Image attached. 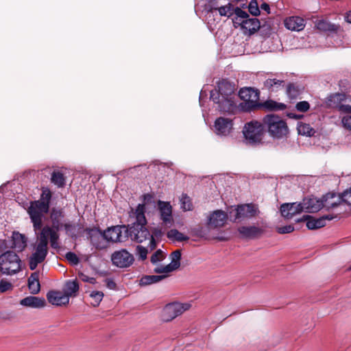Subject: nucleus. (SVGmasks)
Returning <instances> with one entry per match:
<instances>
[{
	"instance_id": "nucleus-13",
	"label": "nucleus",
	"mask_w": 351,
	"mask_h": 351,
	"mask_svg": "<svg viewBox=\"0 0 351 351\" xmlns=\"http://www.w3.org/2000/svg\"><path fill=\"white\" fill-rule=\"evenodd\" d=\"M111 261L114 265L125 268L130 267L133 263L134 258L132 254L126 250L122 249L112 253Z\"/></svg>"
},
{
	"instance_id": "nucleus-26",
	"label": "nucleus",
	"mask_w": 351,
	"mask_h": 351,
	"mask_svg": "<svg viewBox=\"0 0 351 351\" xmlns=\"http://www.w3.org/2000/svg\"><path fill=\"white\" fill-rule=\"evenodd\" d=\"M27 246L26 237L19 232H13L12 235L11 247L15 249L18 252L23 251Z\"/></svg>"
},
{
	"instance_id": "nucleus-5",
	"label": "nucleus",
	"mask_w": 351,
	"mask_h": 351,
	"mask_svg": "<svg viewBox=\"0 0 351 351\" xmlns=\"http://www.w3.org/2000/svg\"><path fill=\"white\" fill-rule=\"evenodd\" d=\"M36 234L37 241L34 245V252L29 258V267L31 270H34L38 264L42 263L48 254L49 237L40 232Z\"/></svg>"
},
{
	"instance_id": "nucleus-28",
	"label": "nucleus",
	"mask_w": 351,
	"mask_h": 351,
	"mask_svg": "<svg viewBox=\"0 0 351 351\" xmlns=\"http://www.w3.org/2000/svg\"><path fill=\"white\" fill-rule=\"evenodd\" d=\"M62 292L69 298L75 297L79 291V285L76 280H67L62 289Z\"/></svg>"
},
{
	"instance_id": "nucleus-25",
	"label": "nucleus",
	"mask_w": 351,
	"mask_h": 351,
	"mask_svg": "<svg viewBox=\"0 0 351 351\" xmlns=\"http://www.w3.org/2000/svg\"><path fill=\"white\" fill-rule=\"evenodd\" d=\"M285 27L291 31H301L305 27L304 20L299 16H291L285 19Z\"/></svg>"
},
{
	"instance_id": "nucleus-18",
	"label": "nucleus",
	"mask_w": 351,
	"mask_h": 351,
	"mask_svg": "<svg viewBox=\"0 0 351 351\" xmlns=\"http://www.w3.org/2000/svg\"><path fill=\"white\" fill-rule=\"evenodd\" d=\"M300 203L302 212L305 213H316L323 208L321 198L313 196L304 198Z\"/></svg>"
},
{
	"instance_id": "nucleus-37",
	"label": "nucleus",
	"mask_w": 351,
	"mask_h": 351,
	"mask_svg": "<svg viewBox=\"0 0 351 351\" xmlns=\"http://www.w3.org/2000/svg\"><path fill=\"white\" fill-rule=\"evenodd\" d=\"M298 133L301 135H305L308 136H313L315 134L314 129L311 127L309 124L299 123L297 127Z\"/></svg>"
},
{
	"instance_id": "nucleus-38",
	"label": "nucleus",
	"mask_w": 351,
	"mask_h": 351,
	"mask_svg": "<svg viewBox=\"0 0 351 351\" xmlns=\"http://www.w3.org/2000/svg\"><path fill=\"white\" fill-rule=\"evenodd\" d=\"M51 182L58 187H62L65 184V179L62 173L54 171L51 176Z\"/></svg>"
},
{
	"instance_id": "nucleus-62",
	"label": "nucleus",
	"mask_w": 351,
	"mask_h": 351,
	"mask_svg": "<svg viewBox=\"0 0 351 351\" xmlns=\"http://www.w3.org/2000/svg\"><path fill=\"white\" fill-rule=\"evenodd\" d=\"M290 117L295 118V119H300L302 117V115H296V114H293L291 113Z\"/></svg>"
},
{
	"instance_id": "nucleus-9",
	"label": "nucleus",
	"mask_w": 351,
	"mask_h": 351,
	"mask_svg": "<svg viewBox=\"0 0 351 351\" xmlns=\"http://www.w3.org/2000/svg\"><path fill=\"white\" fill-rule=\"evenodd\" d=\"M240 98L244 102V108L246 110H252L261 107L258 102L259 93L252 88H241L239 93Z\"/></svg>"
},
{
	"instance_id": "nucleus-43",
	"label": "nucleus",
	"mask_w": 351,
	"mask_h": 351,
	"mask_svg": "<svg viewBox=\"0 0 351 351\" xmlns=\"http://www.w3.org/2000/svg\"><path fill=\"white\" fill-rule=\"evenodd\" d=\"M148 250L142 245H137L136 247V254L139 259L143 261L147 258Z\"/></svg>"
},
{
	"instance_id": "nucleus-35",
	"label": "nucleus",
	"mask_w": 351,
	"mask_h": 351,
	"mask_svg": "<svg viewBox=\"0 0 351 351\" xmlns=\"http://www.w3.org/2000/svg\"><path fill=\"white\" fill-rule=\"evenodd\" d=\"M261 107H263L269 110H282L286 108V105L282 103H278L272 100H268L263 104H261Z\"/></svg>"
},
{
	"instance_id": "nucleus-7",
	"label": "nucleus",
	"mask_w": 351,
	"mask_h": 351,
	"mask_svg": "<svg viewBox=\"0 0 351 351\" xmlns=\"http://www.w3.org/2000/svg\"><path fill=\"white\" fill-rule=\"evenodd\" d=\"M138 243H142L147 239H150L149 247L153 250L156 247V243L153 235H151L149 231L145 226L132 225L128 229V237Z\"/></svg>"
},
{
	"instance_id": "nucleus-27",
	"label": "nucleus",
	"mask_w": 351,
	"mask_h": 351,
	"mask_svg": "<svg viewBox=\"0 0 351 351\" xmlns=\"http://www.w3.org/2000/svg\"><path fill=\"white\" fill-rule=\"evenodd\" d=\"M90 242L97 250H104L107 247L106 239L101 232L93 231L90 236Z\"/></svg>"
},
{
	"instance_id": "nucleus-12",
	"label": "nucleus",
	"mask_w": 351,
	"mask_h": 351,
	"mask_svg": "<svg viewBox=\"0 0 351 351\" xmlns=\"http://www.w3.org/2000/svg\"><path fill=\"white\" fill-rule=\"evenodd\" d=\"M103 234L106 241L123 242L128 237V229L125 226H115L108 228Z\"/></svg>"
},
{
	"instance_id": "nucleus-17",
	"label": "nucleus",
	"mask_w": 351,
	"mask_h": 351,
	"mask_svg": "<svg viewBox=\"0 0 351 351\" xmlns=\"http://www.w3.org/2000/svg\"><path fill=\"white\" fill-rule=\"evenodd\" d=\"M321 200L323 208H325L326 210H332L343 203L341 194H337L335 193H328L323 195Z\"/></svg>"
},
{
	"instance_id": "nucleus-11",
	"label": "nucleus",
	"mask_w": 351,
	"mask_h": 351,
	"mask_svg": "<svg viewBox=\"0 0 351 351\" xmlns=\"http://www.w3.org/2000/svg\"><path fill=\"white\" fill-rule=\"evenodd\" d=\"M233 211L235 213L234 221L237 220L251 219L257 216L259 213L258 207L254 204L238 205L234 210L230 211V214L231 215Z\"/></svg>"
},
{
	"instance_id": "nucleus-48",
	"label": "nucleus",
	"mask_w": 351,
	"mask_h": 351,
	"mask_svg": "<svg viewBox=\"0 0 351 351\" xmlns=\"http://www.w3.org/2000/svg\"><path fill=\"white\" fill-rule=\"evenodd\" d=\"M294 230V226L293 225H287L282 227L277 228V232L279 234H287L291 233Z\"/></svg>"
},
{
	"instance_id": "nucleus-19",
	"label": "nucleus",
	"mask_w": 351,
	"mask_h": 351,
	"mask_svg": "<svg viewBox=\"0 0 351 351\" xmlns=\"http://www.w3.org/2000/svg\"><path fill=\"white\" fill-rule=\"evenodd\" d=\"M158 210L160 219L166 226H171L173 219L172 217V207L169 202L158 201Z\"/></svg>"
},
{
	"instance_id": "nucleus-8",
	"label": "nucleus",
	"mask_w": 351,
	"mask_h": 351,
	"mask_svg": "<svg viewBox=\"0 0 351 351\" xmlns=\"http://www.w3.org/2000/svg\"><path fill=\"white\" fill-rule=\"evenodd\" d=\"M264 130L263 122L261 123L255 121L246 123L243 132L248 143L253 145L261 141Z\"/></svg>"
},
{
	"instance_id": "nucleus-21",
	"label": "nucleus",
	"mask_w": 351,
	"mask_h": 351,
	"mask_svg": "<svg viewBox=\"0 0 351 351\" xmlns=\"http://www.w3.org/2000/svg\"><path fill=\"white\" fill-rule=\"evenodd\" d=\"M214 127L217 135L226 136L232 130V123L229 119L219 117L216 119Z\"/></svg>"
},
{
	"instance_id": "nucleus-45",
	"label": "nucleus",
	"mask_w": 351,
	"mask_h": 351,
	"mask_svg": "<svg viewBox=\"0 0 351 351\" xmlns=\"http://www.w3.org/2000/svg\"><path fill=\"white\" fill-rule=\"evenodd\" d=\"M12 288L13 286L11 282L4 280L0 281V293L10 291Z\"/></svg>"
},
{
	"instance_id": "nucleus-49",
	"label": "nucleus",
	"mask_w": 351,
	"mask_h": 351,
	"mask_svg": "<svg viewBox=\"0 0 351 351\" xmlns=\"http://www.w3.org/2000/svg\"><path fill=\"white\" fill-rule=\"evenodd\" d=\"M295 108L298 111L304 112H306L309 109L310 105L307 101H302L298 102L296 104Z\"/></svg>"
},
{
	"instance_id": "nucleus-58",
	"label": "nucleus",
	"mask_w": 351,
	"mask_h": 351,
	"mask_svg": "<svg viewBox=\"0 0 351 351\" xmlns=\"http://www.w3.org/2000/svg\"><path fill=\"white\" fill-rule=\"evenodd\" d=\"M162 231L161 230H159V229H157V228H155L154 230V232H153V234L152 235H153V237H159L162 235Z\"/></svg>"
},
{
	"instance_id": "nucleus-14",
	"label": "nucleus",
	"mask_w": 351,
	"mask_h": 351,
	"mask_svg": "<svg viewBox=\"0 0 351 351\" xmlns=\"http://www.w3.org/2000/svg\"><path fill=\"white\" fill-rule=\"evenodd\" d=\"M181 252L176 250L171 254V263L165 266L158 265L154 268V272L157 274L171 273L177 269L180 265Z\"/></svg>"
},
{
	"instance_id": "nucleus-63",
	"label": "nucleus",
	"mask_w": 351,
	"mask_h": 351,
	"mask_svg": "<svg viewBox=\"0 0 351 351\" xmlns=\"http://www.w3.org/2000/svg\"><path fill=\"white\" fill-rule=\"evenodd\" d=\"M348 270H349V271L351 270V265L348 268Z\"/></svg>"
},
{
	"instance_id": "nucleus-24",
	"label": "nucleus",
	"mask_w": 351,
	"mask_h": 351,
	"mask_svg": "<svg viewBox=\"0 0 351 351\" xmlns=\"http://www.w3.org/2000/svg\"><path fill=\"white\" fill-rule=\"evenodd\" d=\"M238 232L243 238L255 239L263 233V230L254 226H241L238 228Z\"/></svg>"
},
{
	"instance_id": "nucleus-60",
	"label": "nucleus",
	"mask_w": 351,
	"mask_h": 351,
	"mask_svg": "<svg viewBox=\"0 0 351 351\" xmlns=\"http://www.w3.org/2000/svg\"><path fill=\"white\" fill-rule=\"evenodd\" d=\"M197 235H199L201 237L206 238V239L208 238L207 234L204 232V230H203L202 228L199 230V232L197 233Z\"/></svg>"
},
{
	"instance_id": "nucleus-1",
	"label": "nucleus",
	"mask_w": 351,
	"mask_h": 351,
	"mask_svg": "<svg viewBox=\"0 0 351 351\" xmlns=\"http://www.w3.org/2000/svg\"><path fill=\"white\" fill-rule=\"evenodd\" d=\"M234 90V84L223 80L218 83L217 89L210 91V99L218 105L220 111L232 112L236 108Z\"/></svg>"
},
{
	"instance_id": "nucleus-16",
	"label": "nucleus",
	"mask_w": 351,
	"mask_h": 351,
	"mask_svg": "<svg viewBox=\"0 0 351 351\" xmlns=\"http://www.w3.org/2000/svg\"><path fill=\"white\" fill-rule=\"evenodd\" d=\"M335 217H337V215L332 214L325 215L319 218H315L310 215H306L304 217V220L307 221L306 227L309 230H315L324 227L326 225V221H330ZM297 221H300V219H298Z\"/></svg>"
},
{
	"instance_id": "nucleus-55",
	"label": "nucleus",
	"mask_w": 351,
	"mask_h": 351,
	"mask_svg": "<svg viewBox=\"0 0 351 351\" xmlns=\"http://www.w3.org/2000/svg\"><path fill=\"white\" fill-rule=\"evenodd\" d=\"M337 107H338L339 110L342 112H346V113L351 112V106L350 105L340 104Z\"/></svg>"
},
{
	"instance_id": "nucleus-36",
	"label": "nucleus",
	"mask_w": 351,
	"mask_h": 351,
	"mask_svg": "<svg viewBox=\"0 0 351 351\" xmlns=\"http://www.w3.org/2000/svg\"><path fill=\"white\" fill-rule=\"evenodd\" d=\"M167 237L173 241H184L189 240V237L184 235L176 229L170 230L167 234Z\"/></svg>"
},
{
	"instance_id": "nucleus-22",
	"label": "nucleus",
	"mask_w": 351,
	"mask_h": 351,
	"mask_svg": "<svg viewBox=\"0 0 351 351\" xmlns=\"http://www.w3.org/2000/svg\"><path fill=\"white\" fill-rule=\"evenodd\" d=\"M48 302L52 305L63 306L69 302V299L64 293L60 291H50L47 294Z\"/></svg>"
},
{
	"instance_id": "nucleus-54",
	"label": "nucleus",
	"mask_w": 351,
	"mask_h": 351,
	"mask_svg": "<svg viewBox=\"0 0 351 351\" xmlns=\"http://www.w3.org/2000/svg\"><path fill=\"white\" fill-rule=\"evenodd\" d=\"M62 228H64L66 234H70L75 230V226L71 223H62Z\"/></svg>"
},
{
	"instance_id": "nucleus-42",
	"label": "nucleus",
	"mask_w": 351,
	"mask_h": 351,
	"mask_svg": "<svg viewBox=\"0 0 351 351\" xmlns=\"http://www.w3.org/2000/svg\"><path fill=\"white\" fill-rule=\"evenodd\" d=\"M287 93L289 97L291 99L296 98L300 93V90L293 84H289L287 86Z\"/></svg>"
},
{
	"instance_id": "nucleus-10",
	"label": "nucleus",
	"mask_w": 351,
	"mask_h": 351,
	"mask_svg": "<svg viewBox=\"0 0 351 351\" xmlns=\"http://www.w3.org/2000/svg\"><path fill=\"white\" fill-rule=\"evenodd\" d=\"M191 304L189 303L175 302L168 304L162 311V318L165 322H169L176 317L182 315L184 312L189 310Z\"/></svg>"
},
{
	"instance_id": "nucleus-46",
	"label": "nucleus",
	"mask_w": 351,
	"mask_h": 351,
	"mask_svg": "<svg viewBox=\"0 0 351 351\" xmlns=\"http://www.w3.org/2000/svg\"><path fill=\"white\" fill-rule=\"evenodd\" d=\"M249 12L254 16H258L260 14V10L256 1H252L248 7Z\"/></svg>"
},
{
	"instance_id": "nucleus-32",
	"label": "nucleus",
	"mask_w": 351,
	"mask_h": 351,
	"mask_svg": "<svg viewBox=\"0 0 351 351\" xmlns=\"http://www.w3.org/2000/svg\"><path fill=\"white\" fill-rule=\"evenodd\" d=\"M28 288L31 293L37 294L40 290L38 273L34 272L28 278Z\"/></svg>"
},
{
	"instance_id": "nucleus-57",
	"label": "nucleus",
	"mask_w": 351,
	"mask_h": 351,
	"mask_svg": "<svg viewBox=\"0 0 351 351\" xmlns=\"http://www.w3.org/2000/svg\"><path fill=\"white\" fill-rule=\"evenodd\" d=\"M343 97V95L336 94L335 95L331 96L330 101H339V100H341Z\"/></svg>"
},
{
	"instance_id": "nucleus-56",
	"label": "nucleus",
	"mask_w": 351,
	"mask_h": 351,
	"mask_svg": "<svg viewBox=\"0 0 351 351\" xmlns=\"http://www.w3.org/2000/svg\"><path fill=\"white\" fill-rule=\"evenodd\" d=\"M106 286L110 289H116V283L111 279L106 280Z\"/></svg>"
},
{
	"instance_id": "nucleus-6",
	"label": "nucleus",
	"mask_w": 351,
	"mask_h": 351,
	"mask_svg": "<svg viewBox=\"0 0 351 351\" xmlns=\"http://www.w3.org/2000/svg\"><path fill=\"white\" fill-rule=\"evenodd\" d=\"M21 269V260L19 256L8 251L0 256V270L4 274L12 275Z\"/></svg>"
},
{
	"instance_id": "nucleus-64",
	"label": "nucleus",
	"mask_w": 351,
	"mask_h": 351,
	"mask_svg": "<svg viewBox=\"0 0 351 351\" xmlns=\"http://www.w3.org/2000/svg\"><path fill=\"white\" fill-rule=\"evenodd\" d=\"M348 270H349V271L351 270V265L348 268Z\"/></svg>"
},
{
	"instance_id": "nucleus-40",
	"label": "nucleus",
	"mask_w": 351,
	"mask_h": 351,
	"mask_svg": "<svg viewBox=\"0 0 351 351\" xmlns=\"http://www.w3.org/2000/svg\"><path fill=\"white\" fill-rule=\"evenodd\" d=\"M221 16L230 17L234 14V8L231 3L221 6L217 8Z\"/></svg>"
},
{
	"instance_id": "nucleus-51",
	"label": "nucleus",
	"mask_w": 351,
	"mask_h": 351,
	"mask_svg": "<svg viewBox=\"0 0 351 351\" xmlns=\"http://www.w3.org/2000/svg\"><path fill=\"white\" fill-rule=\"evenodd\" d=\"M341 123L345 128L351 130V115H346L343 117Z\"/></svg>"
},
{
	"instance_id": "nucleus-31",
	"label": "nucleus",
	"mask_w": 351,
	"mask_h": 351,
	"mask_svg": "<svg viewBox=\"0 0 351 351\" xmlns=\"http://www.w3.org/2000/svg\"><path fill=\"white\" fill-rule=\"evenodd\" d=\"M264 86L271 91H277L285 86V81L281 79L269 78L265 81Z\"/></svg>"
},
{
	"instance_id": "nucleus-33",
	"label": "nucleus",
	"mask_w": 351,
	"mask_h": 351,
	"mask_svg": "<svg viewBox=\"0 0 351 351\" xmlns=\"http://www.w3.org/2000/svg\"><path fill=\"white\" fill-rule=\"evenodd\" d=\"M315 27L317 29L322 32H337L339 27L332 24L326 20H317L315 23Z\"/></svg>"
},
{
	"instance_id": "nucleus-52",
	"label": "nucleus",
	"mask_w": 351,
	"mask_h": 351,
	"mask_svg": "<svg viewBox=\"0 0 351 351\" xmlns=\"http://www.w3.org/2000/svg\"><path fill=\"white\" fill-rule=\"evenodd\" d=\"M79 278L84 282H88L91 284H95L96 282L95 278L92 277H88V276L85 275L83 273L79 274Z\"/></svg>"
},
{
	"instance_id": "nucleus-47",
	"label": "nucleus",
	"mask_w": 351,
	"mask_h": 351,
	"mask_svg": "<svg viewBox=\"0 0 351 351\" xmlns=\"http://www.w3.org/2000/svg\"><path fill=\"white\" fill-rule=\"evenodd\" d=\"M65 258L72 265H77L80 261L77 255L75 253L71 252L66 254Z\"/></svg>"
},
{
	"instance_id": "nucleus-50",
	"label": "nucleus",
	"mask_w": 351,
	"mask_h": 351,
	"mask_svg": "<svg viewBox=\"0 0 351 351\" xmlns=\"http://www.w3.org/2000/svg\"><path fill=\"white\" fill-rule=\"evenodd\" d=\"M343 202L351 206V188L341 193Z\"/></svg>"
},
{
	"instance_id": "nucleus-2",
	"label": "nucleus",
	"mask_w": 351,
	"mask_h": 351,
	"mask_svg": "<svg viewBox=\"0 0 351 351\" xmlns=\"http://www.w3.org/2000/svg\"><path fill=\"white\" fill-rule=\"evenodd\" d=\"M51 199V191L45 189L43 190L38 200L32 201L29 203L27 212L32 223L35 233L41 230L43 226V219L49 210Z\"/></svg>"
},
{
	"instance_id": "nucleus-53",
	"label": "nucleus",
	"mask_w": 351,
	"mask_h": 351,
	"mask_svg": "<svg viewBox=\"0 0 351 351\" xmlns=\"http://www.w3.org/2000/svg\"><path fill=\"white\" fill-rule=\"evenodd\" d=\"M234 13H235L240 18L244 19L245 20L247 19L248 17L247 13L239 8H237L234 10Z\"/></svg>"
},
{
	"instance_id": "nucleus-3",
	"label": "nucleus",
	"mask_w": 351,
	"mask_h": 351,
	"mask_svg": "<svg viewBox=\"0 0 351 351\" xmlns=\"http://www.w3.org/2000/svg\"><path fill=\"white\" fill-rule=\"evenodd\" d=\"M64 217L63 213L61 210L53 208L51 211L50 219L51 226H43L41 230L39 232L49 237V243L52 248L58 249L60 247L59 231L62 228L61 219Z\"/></svg>"
},
{
	"instance_id": "nucleus-44",
	"label": "nucleus",
	"mask_w": 351,
	"mask_h": 351,
	"mask_svg": "<svg viewBox=\"0 0 351 351\" xmlns=\"http://www.w3.org/2000/svg\"><path fill=\"white\" fill-rule=\"evenodd\" d=\"M165 254L161 250H158L153 255L151 256V262L153 264L157 263L162 261L165 258Z\"/></svg>"
},
{
	"instance_id": "nucleus-34",
	"label": "nucleus",
	"mask_w": 351,
	"mask_h": 351,
	"mask_svg": "<svg viewBox=\"0 0 351 351\" xmlns=\"http://www.w3.org/2000/svg\"><path fill=\"white\" fill-rule=\"evenodd\" d=\"M260 22L256 18L248 19L242 22V27L250 33L256 32L260 28Z\"/></svg>"
},
{
	"instance_id": "nucleus-59",
	"label": "nucleus",
	"mask_w": 351,
	"mask_h": 351,
	"mask_svg": "<svg viewBox=\"0 0 351 351\" xmlns=\"http://www.w3.org/2000/svg\"><path fill=\"white\" fill-rule=\"evenodd\" d=\"M261 8L262 10L266 11L267 13H269V5L267 3H263L261 5Z\"/></svg>"
},
{
	"instance_id": "nucleus-4",
	"label": "nucleus",
	"mask_w": 351,
	"mask_h": 351,
	"mask_svg": "<svg viewBox=\"0 0 351 351\" xmlns=\"http://www.w3.org/2000/svg\"><path fill=\"white\" fill-rule=\"evenodd\" d=\"M263 124L265 130L274 139H282L287 137L289 134V130L286 121L278 115H266L263 118Z\"/></svg>"
},
{
	"instance_id": "nucleus-15",
	"label": "nucleus",
	"mask_w": 351,
	"mask_h": 351,
	"mask_svg": "<svg viewBox=\"0 0 351 351\" xmlns=\"http://www.w3.org/2000/svg\"><path fill=\"white\" fill-rule=\"evenodd\" d=\"M227 219L226 213L221 210H217L208 215L206 224L210 228H221L226 224Z\"/></svg>"
},
{
	"instance_id": "nucleus-61",
	"label": "nucleus",
	"mask_w": 351,
	"mask_h": 351,
	"mask_svg": "<svg viewBox=\"0 0 351 351\" xmlns=\"http://www.w3.org/2000/svg\"><path fill=\"white\" fill-rule=\"evenodd\" d=\"M346 19L347 22L351 23V10L347 13Z\"/></svg>"
},
{
	"instance_id": "nucleus-41",
	"label": "nucleus",
	"mask_w": 351,
	"mask_h": 351,
	"mask_svg": "<svg viewBox=\"0 0 351 351\" xmlns=\"http://www.w3.org/2000/svg\"><path fill=\"white\" fill-rule=\"evenodd\" d=\"M181 208L186 211V210H191L193 209V205L191 201V199L189 197H188L186 195H182L181 199Z\"/></svg>"
},
{
	"instance_id": "nucleus-23",
	"label": "nucleus",
	"mask_w": 351,
	"mask_h": 351,
	"mask_svg": "<svg viewBox=\"0 0 351 351\" xmlns=\"http://www.w3.org/2000/svg\"><path fill=\"white\" fill-rule=\"evenodd\" d=\"M20 304L34 308H41L45 306L46 301L43 298L27 296L21 300Z\"/></svg>"
},
{
	"instance_id": "nucleus-29",
	"label": "nucleus",
	"mask_w": 351,
	"mask_h": 351,
	"mask_svg": "<svg viewBox=\"0 0 351 351\" xmlns=\"http://www.w3.org/2000/svg\"><path fill=\"white\" fill-rule=\"evenodd\" d=\"M145 207L144 204H138L135 209L134 215L136 219V221L132 225H140L145 226L147 220L145 216Z\"/></svg>"
},
{
	"instance_id": "nucleus-20",
	"label": "nucleus",
	"mask_w": 351,
	"mask_h": 351,
	"mask_svg": "<svg viewBox=\"0 0 351 351\" xmlns=\"http://www.w3.org/2000/svg\"><path fill=\"white\" fill-rule=\"evenodd\" d=\"M280 213L285 219H291L295 215L302 213L301 203H285L280 206Z\"/></svg>"
},
{
	"instance_id": "nucleus-30",
	"label": "nucleus",
	"mask_w": 351,
	"mask_h": 351,
	"mask_svg": "<svg viewBox=\"0 0 351 351\" xmlns=\"http://www.w3.org/2000/svg\"><path fill=\"white\" fill-rule=\"evenodd\" d=\"M167 277V274H165L162 275H152V276H144L139 280V285L141 286H148L152 284L157 283L160 280Z\"/></svg>"
},
{
	"instance_id": "nucleus-39",
	"label": "nucleus",
	"mask_w": 351,
	"mask_h": 351,
	"mask_svg": "<svg viewBox=\"0 0 351 351\" xmlns=\"http://www.w3.org/2000/svg\"><path fill=\"white\" fill-rule=\"evenodd\" d=\"M104 293L99 291H93L90 293V297L92 299L90 302L93 306H98L104 298Z\"/></svg>"
}]
</instances>
